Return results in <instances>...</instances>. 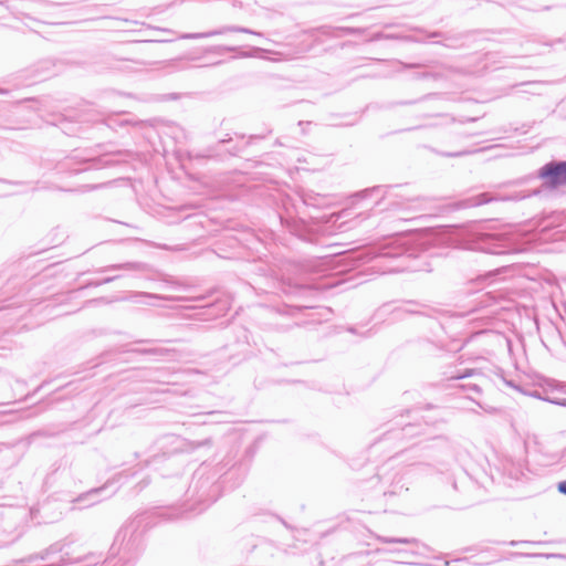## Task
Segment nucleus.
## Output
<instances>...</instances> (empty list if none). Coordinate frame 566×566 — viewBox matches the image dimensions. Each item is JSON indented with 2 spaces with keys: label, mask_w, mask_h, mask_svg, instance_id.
<instances>
[{
  "label": "nucleus",
  "mask_w": 566,
  "mask_h": 566,
  "mask_svg": "<svg viewBox=\"0 0 566 566\" xmlns=\"http://www.w3.org/2000/svg\"><path fill=\"white\" fill-rule=\"evenodd\" d=\"M432 459L442 467L447 463L440 461L431 452L420 453L417 447H411L397 452L384 463L370 482H375L377 492L381 493L386 499L401 495L408 491L407 484L410 479L431 471V464L427 460Z\"/></svg>",
  "instance_id": "obj_1"
},
{
  "label": "nucleus",
  "mask_w": 566,
  "mask_h": 566,
  "mask_svg": "<svg viewBox=\"0 0 566 566\" xmlns=\"http://www.w3.org/2000/svg\"><path fill=\"white\" fill-rule=\"evenodd\" d=\"M230 462L211 465L202 463L193 472L186 492L182 510L171 515L178 518L200 514L214 503L221 494L220 479L227 473Z\"/></svg>",
  "instance_id": "obj_2"
},
{
  "label": "nucleus",
  "mask_w": 566,
  "mask_h": 566,
  "mask_svg": "<svg viewBox=\"0 0 566 566\" xmlns=\"http://www.w3.org/2000/svg\"><path fill=\"white\" fill-rule=\"evenodd\" d=\"M146 523L142 516L127 521L116 533L108 556L103 564L108 566H134L143 555L146 542Z\"/></svg>",
  "instance_id": "obj_3"
},
{
  "label": "nucleus",
  "mask_w": 566,
  "mask_h": 566,
  "mask_svg": "<svg viewBox=\"0 0 566 566\" xmlns=\"http://www.w3.org/2000/svg\"><path fill=\"white\" fill-rule=\"evenodd\" d=\"M470 249L499 255L521 252L515 235L506 231L474 233Z\"/></svg>",
  "instance_id": "obj_4"
},
{
  "label": "nucleus",
  "mask_w": 566,
  "mask_h": 566,
  "mask_svg": "<svg viewBox=\"0 0 566 566\" xmlns=\"http://www.w3.org/2000/svg\"><path fill=\"white\" fill-rule=\"evenodd\" d=\"M398 186H374L356 192L353 198L356 200H363L366 198L377 197L378 200L375 202V207L384 210H399L407 207L412 200L406 198L395 190Z\"/></svg>",
  "instance_id": "obj_5"
},
{
  "label": "nucleus",
  "mask_w": 566,
  "mask_h": 566,
  "mask_svg": "<svg viewBox=\"0 0 566 566\" xmlns=\"http://www.w3.org/2000/svg\"><path fill=\"white\" fill-rule=\"evenodd\" d=\"M440 311L436 307L416 300H405L395 303H387L377 311V316H390L391 321H401L407 315H423L434 317Z\"/></svg>",
  "instance_id": "obj_6"
},
{
  "label": "nucleus",
  "mask_w": 566,
  "mask_h": 566,
  "mask_svg": "<svg viewBox=\"0 0 566 566\" xmlns=\"http://www.w3.org/2000/svg\"><path fill=\"white\" fill-rule=\"evenodd\" d=\"M537 193H539L538 190H533L532 192L520 191V192H514V193L506 195V196H502V195L493 193V192H482V193H479V195H475V196H472V197H469V198L458 201L454 205V208L455 209H468V208L479 207V206L486 205L490 202H495V201H518V200L528 198V197L537 195Z\"/></svg>",
  "instance_id": "obj_7"
},
{
  "label": "nucleus",
  "mask_w": 566,
  "mask_h": 566,
  "mask_svg": "<svg viewBox=\"0 0 566 566\" xmlns=\"http://www.w3.org/2000/svg\"><path fill=\"white\" fill-rule=\"evenodd\" d=\"M415 422H405L403 416H400L399 419L395 420V427H391L384 433L380 442L391 441V440H405L411 439L419 436H424L428 431V426L418 422L417 418H413Z\"/></svg>",
  "instance_id": "obj_8"
},
{
  "label": "nucleus",
  "mask_w": 566,
  "mask_h": 566,
  "mask_svg": "<svg viewBox=\"0 0 566 566\" xmlns=\"http://www.w3.org/2000/svg\"><path fill=\"white\" fill-rule=\"evenodd\" d=\"M55 63L51 59L40 60L27 70L22 71L20 76L27 85L42 82L55 75Z\"/></svg>",
  "instance_id": "obj_9"
},
{
  "label": "nucleus",
  "mask_w": 566,
  "mask_h": 566,
  "mask_svg": "<svg viewBox=\"0 0 566 566\" xmlns=\"http://www.w3.org/2000/svg\"><path fill=\"white\" fill-rule=\"evenodd\" d=\"M538 177L549 187L566 185V161L553 160L538 170Z\"/></svg>",
  "instance_id": "obj_10"
},
{
  "label": "nucleus",
  "mask_w": 566,
  "mask_h": 566,
  "mask_svg": "<svg viewBox=\"0 0 566 566\" xmlns=\"http://www.w3.org/2000/svg\"><path fill=\"white\" fill-rule=\"evenodd\" d=\"M230 32H239V33H248L252 35H256L262 38L263 33L251 30L249 28L244 27H238V25H224L219 29L208 31V32H198V33H184L180 35V39H188V40H198V39H207L216 35H222Z\"/></svg>",
  "instance_id": "obj_11"
},
{
  "label": "nucleus",
  "mask_w": 566,
  "mask_h": 566,
  "mask_svg": "<svg viewBox=\"0 0 566 566\" xmlns=\"http://www.w3.org/2000/svg\"><path fill=\"white\" fill-rule=\"evenodd\" d=\"M117 164L113 155H103L96 158H83L78 161L80 167L72 168L73 174L86 171L88 169H102Z\"/></svg>",
  "instance_id": "obj_12"
},
{
  "label": "nucleus",
  "mask_w": 566,
  "mask_h": 566,
  "mask_svg": "<svg viewBox=\"0 0 566 566\" xmlns=\"http://www.w3.org/2000/svg\"><path fill=\"white\" fill-rule=\"evenodd\" d=\"M109 484L111 483L107 482L103 486L95 488L85 493H82L74 500V503L77 504L78 507H81V509L90 507V506L98 503L101 501L98 495L102 494L103 492H105L108 489Z\"/></svg>",
  "instance_id": "obj_13"
},
{
  "label": "nucleus",
  "mask_w": 566,
  "mask_h": 566,
  "mask_svg": "<svg viewBox=\"0 0 566 566\" xmlns=\"http://www.w3.org/2000/svg\"><path fill=\"white\" fill-rule=\"evenodd\" d=\"M304 34L314 38L315 42L319 43L321 41L315 38L316 34H321L326 38H338L340 35V30L339 27L321 25L305 30Z\"/></svg>",
  "instance_id": "obj_14"
},
{
  "label": "nucleus",
  "mask_w": 566,
  "mask_h": 566,
  "mask_svg": "<svg viewBox=\"0 0 566 566\" xmlns=\"http://www.w3.org/2000/svg\"><path fill=\"white\" fill-rule=\"evenodd\" d=\"M167 296H161L159 294H153L147 292H134L132 293L127 300L133 303L138 304H147V305H154L151 301L154 300H167Z\"/></svg>",
  "instance_id": "obj_15"
},
{
  "label": "nucleus",
  "mask_w": 566,
  "mask_h": 566,
  "mask_svg": "<svg viewBox=\"0 0 566 566\" xmlns=\"http://www.w3.org/2000/svg\"><path fill=\"white\" fill-rule=\"evenodd\" d=\"M381 39H395V40H402L407 42H415V43H424L426 40L413 36V35H395V34H385L382 32H378L374 34L369 41H377Z\"/></svg>",
  "instance_id": "obj_16"
},
{
  "label": "nucleus",
  "mask_w": 566,
  "mask_h": 566,
  "mask_svg": "<svg viewBox=\"0 0 566 566\" xmlns=\"http://www.w3.org/2000/svg\"><path fill=\"white\" fill-rule=\"evenodd\" d=\"M145 269H146V264H144L142 262H126V263H118V264L109 265L102 271L106 272V271H112V270H124V271L136 272V271H144Z\"/></svg>",
  "instance_id": "obj_17"
},
{
  "label": "nucleus",
  "mask_w": 566,
  "mask_h": 566,
  "mask_svg": "<svg viewBox=\"0 0 566 566\" xmlns=\"http://www.w3.org/2000/svg\"><path fill=\"white\" fill-rule=\"evenodd\" d=\"M385 255L394 256V258H402V256H411L412 253L409 251V249L406 247V242H400L399 247L397 248H389L386 252H384Z\"/></svg>",
  "instance_id": "obj_18"
},
{
  "label": "nucleus",
  "mask_w": 566,
  "mask_h": 566,
  "mask_svg": "<svg viewBox=\"0 0 566 566\" xmlns=\"http://www.w3.org/2000/svg\"><path fill=\"white\" fill-rule=\"evenodd\" d=\"M377 539L381 543L387 544H413L417 543L416 538H409V537H390V536H377Z\"/></svg>",
  "instance_id": "obj_19"
},
{
  "label": "nucleus",
  "mask_w": 566,
  "mask_h": 566,
  "mask_svg": "<svg viewBox=\"0 0 566 566\" xmlns=\"http://www.w3.org/2000/svg\"><path fill=\"white\" fill-rule=\"evenodd\" d=\"M137 353H142V354H148V355H159V356H165V355H168L169 353L174 352L172 349H168V348H148V349H139V350H136Z\"/></svg>",
  "instance_id": "obj_20"
},
{
  "label": "nucleus",
  "mask_w": 566,
  "mask_h": 566,
  "mask_svg": "<svg viewBox=\"0 0 566 566\" xmlns=\"http://www.w3.org/2000/svg\"><path fill=\"white\" fill-rule=\"evenodd\" d=\"M511 556H533V557H546V558H564L562 554H524V553H511Z\"/></svg>",
  "instance_id": "obj_21"
},
{
  "label": "nucleus",
  "mask_w": 566,
  "mask_h": 566,
  "mask_svg": "<svg viewBox=\"0 0 566 566\" xmlns=\"http://www.w3.org/2000/svg\"><path fill=\"white\" fill-rule=\"evenodd\" d=\"M339 30H340L342 34H348V35L361 34L365 32V29L354 28V27H339Z\"/></svg>",
  "instance_id": "obj_22"
},
{
  "label": "nucleus",
  "mask_w": 566,
  "mask_h": 566,
  "mask_svg": "<svg viewBox=\"0 0 566 566\" xmlns=\"http://www.w3.org/2000/svg\"><path fill=\"white\" fill-rule=\"evenodd\" d=\"M463 388L465 390H468L469 392H472L475 395L482 394L481 384H479V382H472V384L470 382V384L463 385Z\"/></svg>",
  "instance_id": "obj_23"
},
{
  "label": "nucleus",
  "mask_w": 566,
  "mask_h": 566,
  "mask_svg": "<svg viewBox=\"0 0 566 566\" xmlns=\"http://www.w3.org/2000/svg\"><path fill=\"white\" fill-rule=\"evenodd\" d=\"M210 443H211L210 439H205L202 441L189 442V446H190V450H196L198 448H201V447H205V446H209Z\"/></svg>",
  "instance_id": "obj_24"
},
{
  "label": "nucleus",
  "mask_w": 566,
  "mask_h": 566,
  "mask_svg": "<svg viewBox=\"0 0 566 566\" xmlns=\"http://www.w3.org/2000/svg\"><path fill=\"white\" fill-rule=\"evenodd\" d=\"M214 52H237L238 51V48L237 46H227V45H220V46H216L213 49Z\"/></svg>",
  "instance_id": "obj_25"
},
{
  "label": "nucleus",
  "mask_w": 566,
  "mask_h": 566,
  "mask_svg": "<svg viewBox=\"0 0 566 566\" xmlns=\"http://www.w3.org/2000/svg\"><path fill=\"white\" fill-rule=\"evenodd\" d=\"M474 374H475L474 369H465L463 373L452 376V378L462 379V378L471 377Z\"/></svg>",
  "instance_id": "obj_26"
},
{
  "label": "nucleus",
  "mask_w": 566,
  "mask_h": 566,
  "mask_svg": "<svg viewBox=\"0 0 566 566\" xmlns=\"http://www.w3.org/2000/svg\"><path fill=\"white\" fill-rule=\"evenodd\" d=\"M473 153H475V150H462V151H457V153H446L444 156H447V157H461V156L470 155V154H473Z\"/></svg>",
  "instance_id": "obj_27"
},
{
  "label": "nucleus",
  "mask_w": 566,
  "mask_h": 566,
  "mask_svg": "<svg viewBox=\"0 0 566 566\" xmlns=\"http://www.w3.org/2000/svg\"><path fill=\"white\" fill-rule=\"evenodd\" d=\"M33 1L42 8L61 6V3L51 2V1H46V0H33Z\"/></svg>",
  "instance_id": "obj_28"
},
{
  "label": "nucleus",
  "mask_w": 566,
  "mask_h": 566,
  "mask_svg": "<svg viewBox=\"0 0 566 566\" xmlns=\"http://www.w3.org/2000/svg\"><path fill=\"white\" fill-rule=\"evenodd\" d=\"M503 544H507L510 546H520V545H528V544H538L537 542H528V541H510L507 543H503Z\"/></svg>",
  "instance_id": "obj_29"
},
{
  "label": "nucleus",
  "mask_w": 566,
  "mask_h": 566,
  "mask_svg": "<svg viewBox=\"0 0 566 566\" xmlns=\"http://www.w3.org/2000/svg\"><path fill=\"white\" fill-rule=\"evenodd\" d=\"M120 276H122L120 274L108 276V277L103 279L99 282L94 283V285L97 286V285H101V284H107V283H111V282L119 279Z\"/></svg>",
  "instance_id": "obj_30"
},
{
  "label": "nucleus",
  "mask_w": 566,
  "mask_h": 566,
  "mask_svg": "<svg viewBox=\"0 0 566 566\" xmlns=\"http://www.w3.org/2000/svg\"><path fill=\"white\" fill-rule=\"evenodd\" d=\"M476 405H478L480 408H482V409H483L485 412H488V413L493 415V413H496V412H497V409H496L495 407H491V406H486V407H484V406H482L480 402H476Z\"/></svg>",
  "instance_id": "obj_31"
},
{
  "label": "nucleus",
  "mask_w": 566,
  "mask_h": 566,
  "mask_svg": "<svg viewBox=\"0 0 566 566\" xmlns=\"http://www.w3.org/2000/svg\"><path fill=\"white\" fill-rule=\"evenodd\" d=\"M557 490L559 493L566 495V480L564 481H560L558 484H557Z\"/></svg>",
  "instance_id": "obj_32"
},
{
  "label": "nucleus",
  "mask_w": 566,
  "mask_h": 566,
  "mask_svg": "<svg viewBox=\"0 0 566 566\" xmlns=\"http://www.w3.org/2000/svg\"><path fill=\"white\" fill-rule=\"evenodd\" d=\"M443 36V33L440 31L429 32L427 33L428 39H434V38H441Z\"/></svg>",
  "instance_id": "obj_33"
},
{
  "label": "nucleus",
  "mask_w": 566,
  "mask_h": 566,
  "mask_svg": "<svg viewBox=\"0 0 566 566\" xmlns=\"http://www.w3.org/2000/svg\"><path fill=\"white\" fill-rule=\"evenodd\" d=\"M217 304H218V305H220V306H221V308H220V310H221V311H224V312H226V311H228V310H229V306H230L228 302H219V303H217Z\"/></svg>",
  "instance_id": "obj_34"
},
{
  "label": "nucleus",
  "mask_w": 566,
  "mask_h": 566,
  "mask_svg": "<svg viewBox=\"0 0 566 566\" xmlns=\"http://www.w3.org/2000/svg\"><path fill=\"white\" fill-rule=\"evenodd\" d=\"M403 69H412V67H417L418 64H407V63H402V62H398Z\"/></svg>",
  "instance_id": "obj_35"
},
{
  "label": "nucleus",
  "mask_w": 566,
  "mask_h": 566,
  "mask_svg": "<svg viewBox=\"0 0 566 566\" xmlns=\"http://www.w3.org/2000/svg\"><path fill=\"white\" fill-rule=\"evenodd\" d=\"M119 70H125V71H134L135 67L132 66V65H125V67H118Z\"/></svg>",
  "instance_id": "obj_36"
},
{
  "label": "nucleus",
  "mask_w": 566,
  "mask_h": 566,
  "mask_svg": "<svg viewBox=\"0 0 566 566\" xmlns=\"http://www.w3.org/2000/svg\"><path fill=\"white\" fill-rule=\"evenodd\" d=\"M555 403H557L559 406H563V407H566V398H563V399L556 401Z\"/></svg>",
  "instance_id": "obj_37"
},
{
  "label": "nucleus",
  "mask_w": 566,
  "mask_h": 566,
  "mask_svg": "<svg viewBox=\"0 0 566 566\" xmlns=\"http://www.w3.org/2000/svg\"><path fill=\"white\" fill-rule=\"evenodd\" d=\"M432 75L430 73H422L419 75V77L421 78H427V77H431Z\"/></svg>",
  "instance_id": "obj_38"
},
{
  "label": "nucleus",
  "mask_w": 566,
  "mask_h": 566,
  "mask_svg": "<svg viewBox=\"0 0 566 566\" xmlns=\"http://www.w3.org/2000/svg\"><path fill=\"white\" fill-rule=\"evenodd\" d=\"M0 6H3V7H6L7 9H9V6H8L7 1H1V0H0Z\"/></svg>",
  "instance_id": "obj_39"
},
{
  "label": "nucleus",
  "mask_w": 566,
  "mask_h": 566,
  "mask_svg": "<svg viewBox=\"0 0 566 566\" xmlns=\"http://www.w3.org/2000/svg\"><path fill=\"white\" fill-rule=\"evenodd\" d=\"M438 43L441 44V42H438ZM442 45L448 46V48H452V45L449 44V43H442Z\"/></svg>",
  "instance_id": "obj_40"
},
{
  "label": "nucleus",
  "mask_w": 566,
  "mask_h": 566,
  "mask_svg": "<svg viewBox=\"0 0 566 566\" xmlns=\"http://www.w3.org/2000/svg\"><path fill=\"white\" fill-rule=\"evenodd\" d=\"M102 186L103 185H101V186H93V187H91V189H96V188L102 187Z\"/></svg>",
  "instance_id": "obj_41"
},
{
  "label": "nucleus",
  "mask_w": 566,
  "mask_h": 566,
  "mask_svg": "<svg viewBox=\"0 0 566 566\" xmlns=\"http://www.w3.org/2000/svg\"><path fill=\"white\" fill-rule=\"evenodd\" d=\"M129 62H130V63H133V64H139V63H138V62H136V61H129Z\"/></svg>",
  "instance_id": "obj_42"
}]
</instances>
